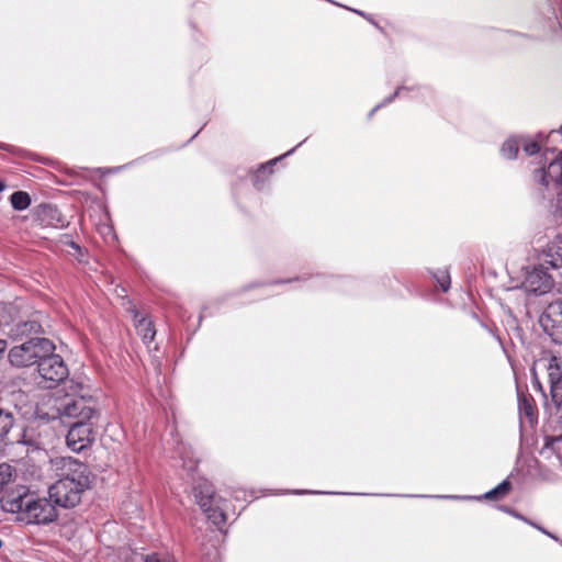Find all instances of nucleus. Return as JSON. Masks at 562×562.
<instances>
[{
    "label": "nucleus",
    "mask_w": 562,
    "mask_h": 562,
    "mask_svg": "<svg viewBox=\"0 0 562 562\" xmlns=\"http://www.w3.org/2000/svg\"><path fill=\"white\" fill-rule=\"evenodd\" d=\"M560 440H561V437H557V438H553V439H552V442H554V441H560Z\"/></svg>",
    "instance_id": "f704fd0d"
},
{
    "label": "nucleus",
    "mask_w": 562,
    "mask_h": 562,
    "mask_svg": "<svg viewBox=\"0 0 562 562\" xmlns=\"http://www.w3.org/2000/svg\"><path fill=\"white\" fill-rule=\"evenodd\" d=\"M519 409L521 413H524L528 418H532L535 414L533 406L526 400H521L519 402Z\"/></svg>",
    "instance_id": "bb28decb"
},
{
    "label": "nucleus",
    "mask_w": 562,
    "mask_h": 562,
    "mask_svg": "<svg viewBox=\"0 0 562 562\" xmlns=\"http://www.w3.org/2000/svg\"><path fill=\"white\" fill-rule=\"evenodd\" d=\"M412 89L408 88V87H405V86H402V87H398L394 93L392 95H390L389 98H386L382 103L378 104L375 108H373L369 114V116L371 117L373 115V113L380 109L381 106H384L389 103H391L396 97H404L406 93L411 92Z\"/></svg>",
    "instance_id": "5701e85b"
},
{
    "label": "nucleus",
    "mask_w": 562,
    "mask_h": 562,
    "mask_svg": "<svg viewBox=\"0 0 562 562\" xmlns=\"http://www.w3.org/2000/svg\"><path fill=\"white\" fill-rule=\"evenodd\" d=\"M55 351V345L47 338H32L9 350L8 358L12 366L18 368L30 367L41 359Z\"/></svg>",
    "instance_id": "7ed1b4c3"
},
{
    "label": "nucleus",
    "mask_w": 562,
    "mask_h": 562,
    "mask_svg": "<svg viewBox=\"0 0 562 562\" xmlns=\"http://www.w3.org/2000/svg\"><path fill=\"white\" fill-rule=\"evenodd\" d=\"M7 349V341L4 339H0V356Z\"/></svg>",
    "instance_id": "c756f323"
},
{
    "label": "nucleus",
    "mask_w": 562,
    "mask_h": 562,
    "mask_svg": "<svg viewBox=\"0 0 562 562\" xmlns=\"http://www.w3.org/2000/svg\"><path fill=\"white\" fill-rule=\"evenodd\" d=\"M5 188V184L0 180V192H2Z\"/></svg>",
    "instance_id": "7c9ffc66"
},
{
    "label": "nucleus",
    "mask_w": 562,
    "mask_h": 562,
    "mask_svg": "<svg viewBox=\"0 0 562 562\" xmlns=\"http://www.w3.org/2000/svg\"><path fill=\"white\" fill-rule=\"evenodd\" d=\"M49 498H41L32 495L21 517L26 524H49L57 517L55 506Z\"/></svg>",
    "instance_id": "6e6552de"
},
{
    "label": "nucleus",
    "mask_w": 562,
    "mask_h": 562,
    "mask_svg": "<svg viewBox=\"0 0 562 562\" xmlns=\"http://www.w3.org/2000/svg\"><path fill=\"white\" fill-rule=\"evenodd\" d=\"M194 498L206 518L217 528L226 522V501L214 493L213 485L206 481H200L194 487Z\"/></svg>",
    "instance_id": "20e7f679"
},
{
    "label": "nucleus",
    "mask_w": 562,
    "mask_h": 562,
    "mask_svg": "<svg viewBox=\"0 0 562 562\" xmlns=\"http://www.w3.org/2000/svg\"><path fill=\"white\" fill-rule=\"evenodd\" d=\"M13 424V414L9 409L0 407V438L8 435Z\"/></svg>",
    "instance_id": "412c9836"
},
{
    "label": "nucleus",
    "mask_w": 562,
    "mask_h": 562,
    "mask_svg": "<svg viewBox=\"0 0 562 562\" xmlns=\"http://www.w3.org/2000/svg\"><path fill=\"white\" fill-rule=\"evenodd\" d=\"M11 205L16 211H24L31 204V196L27 192L15 191L10 196Z\"/></svg>",
    "instance_id": "aec40b11"
},
{
    "label": "nucleus",
    "mask_w": 562,
    "mask_h": 562,
    "mask_svg": "<svg viewBox=\"0 0 562 562\" xmlns=\"http://www.w3.org/2000/svg\"><path fill=\"white\" fill-rule=\"evenodd\" d=\"M144 562H173V559L169 555H160L158 553H151L142 555Z\"/></svg>",
    "instance_id": "393cba45"
},
{
    "label": "nucleus",
    "mask_w": 562,
    "mask_h": 562,
    "mask_svg": "<svg viewBox=\"0 0 562 562\" xmlns=\"http://www.w3.org/2000/svg\"><path fill=\"white\" fill-rule=\"evenodd\" d=\"M355 12L360 14V15H362V16H364V13L362 11L355 10Z\"/></svg>",
    "instance_id": "72a5a7b5"
},
{
    "label": "nucleus",
    "mask_w": 562,
    "mask_h": 562,
    "mask_svg": "<svg viewBox=\"0 0 562 562\" xmlns=\"http://www.w3.org/2000/svg\"><path fill=\"white\" fill-rule=\"evenodd\" d=\"M93 441V428L89 420L74 423L67 434L66 442L74 452H81Z\"/></svg>",
    "instance_id": "9b49d317"
},
{
    "label": "nucleus",
    "mask_w": 562,
    "mask_h": 562,
    "mask_svg": "<svg viewBox=\"0 0 562 562\" xmlns=\"http://www.w3.org/2000/svg\"><path fill=\"white\" fill-rule=\"evenodd\" d=\"M0 497L1 508L7 513L18 514V519L21 517L26 508L27 503L32 495L25 485H16L14 490L4 491Z\"/></svg>",
    "instance_id": "9d476101"
},
{
    "label": "nucleus",
    "mask_w": 562,
    "mask_h": 562,
    "mask_svg": "<svg viewBox=\"0 0 562 562\" xmlns=\"http://www.w3.org/2000/svg\"><path fill=\"white\" fill-rule=\"evenodd\" d=\"M40 376L49 382L50 386L58 384L67 379L69 370L64 359L53 352H48L37 364Z\"/></svg>",
    "instance_id": "1a4fd4ad"
},
{
    "label": "nucleus",
    "mask_w": 562,
    "mask_h": 562,
    "mask_svg": "<svg viewBox=\"0 0 562 562\" xmlns=\"http://www.w3.org/2000/svg\"><path fill=\"white\" fill-rule=\"evenodd\" d=\"M86 488L67 479H58L48 490L49 498L60 507H74L79 504Z\"/></svg>",
    "instance_id": "0eeeda50"
},
{
    "label": "nucleus",
    "mask_w": 562,
    "mask_h": 562,
    "mask_svg": "<svg viewBox=\"0 0 562 562\" xmlns=\"http://www.w3.org/2000/svg\"><path fill=\"white\" fill-rule=\"evenodd\" d=\"M59 479H67L76 485L88 488L90 485V471L88 465L71 457H63L53 460Z\"/></svg>",
    "instance_id": "39448f33"
},
{
    "label": "nucleus",
    "mask_w": 562,
    "mask_h": 562,
    "mask_svg": "<svg viewBox=\"0 0 562 562\" xmlns=\"http://www.w3.org/2000/svg\"><path fill=\"white\" fill-rule=\"evenodd\" d=\"M18 442H21V443H24V445H29V441H26L24 439L23 440L18 439Z\"/></svg>",
    "instance_id": "2f4dec72"
},
{
    "label": "nucleus",
    "mask_w": 562,
    "mask_h": 562,
    "mask_svg": "<svg viewBox=\"0 0 562 562\" xmlns=\"http://www.w3.org/2000/svg\"><path fill=\"white\" fill-rule=\"evenodd\" d=\"M182 467L191 472L196 468V461L193 459H189L188 461L183 460Z\"/></svg>",
    "instance_id": "c85d7f7f"
},
{
    "label": "nucleus",
    "mask_w": 562,
    "mask_h": 562,
    "mask_svg": "<svg viewBox=\"0 0 562 562\" xmlns=\"http://www.w3.org/2000/svg\"><path fill=\"white\" fill-rule=\"evenodd\" d=\"M552 402L554 404V412L552 413V417L557 420L559 426H562V393L560 400L552 398Z\"/></svg>",
    "instance_id": "b1692460"
},
{
    "label": "nucleus",
    "mask_w": 562,
    "mask_h": 562,
    "mask_svg": "<svg viewBox=\"0 0 562 562\" xmlns=\"http://www.w3.org/2000/svg\"><path fill=\"white\" fill-rule=\"evenodd\" d=\"M36 414L40 418L45 419H61V418H78V420H90L95 409L93 401L86 396H68L56 397L47 395L43 402L37 406Z\"/></svg>",
    "instance_id": "f257e3e1"
},
{
    "label": "nucleus",
    "mask_w": 562,
    "mask_h": 562,
    "mask_svg": "<svg viewBox=\"0 0 562 562\" xmlns=\"http://www.w3.org/2000/svg\"><path fill=\"white\" fill-rule=\"evenodd\" d=\"M37 217L43 226L63 228L68 222L54 205H41L37 211Z\"/></svg>",
    "instance_id": "4468645a"
},
{
    "label": "nucleus",
    "mask_w": 562,
    "mask_h": 562,
    "mask_svg": "<svg viewBox=\"0 0 562 562\" xmlns=\"http://www.w3.org/2000/svg\"><path fill=\"white\" fill-rule=\"evenodd\" d=\"M549 313L553 317H560V319H557V322H559L562 325V300H559L550 304Z\"/></svg>",
    "instance_id": "a878e982"
},
{
    "label": "nucleus",
    "mask_w": 562,
    "mask_h": 562,
    "mask_svg": "<svg viewBox=\"0 0 562 562\" xmlns=\"http://www.w3.org/2000/svg\"><path fill=\"white\" fill-rule=\"evenodd\" d=\"M539 258L552 269L562 268V235H557L541 250Z\"/></svg>",
    "instance_id": "ddd939ff"
},
{
    "label": "nucleus",
    "mask_w": 562,
    "mask_h": 562,
    "mask_svg": "<svg viewBox=\"0 0 562 562\" xmlns=\"http://www.w3.org/2000/svg\"><path fill=\"white\" fill-rule=\"evenodd\" d=\"M548 369L551 383V398L560 400L562 393V371L557 357L551 358Z\"/></svg>",
    "instance_id": "2eb2a0df"
},
{
    "label": "nucleus",
    "mask_w": 562,
    "mask_h": 562,
    "mask_svg": "<svg viewBox=\"0 0 562 562\" xmlns=\"http://www.w3.org/2000/svg\"><path fill=\"white\" fill-rule=\"evenodd\" d=\"M434 279L442 290V292H447L450 289L451 280L448 270L439 269L434 273Z\"/></svg>",
    "instance_id": "4be33fe9"
},
{
    "label": "nucleus",
    "mask_w": 562,
    "mask_h": 562,
    "mask_svg": "<svg viewBox=\"0 0 562 562\" xmlns=\"http://www.w3.org/2000/svg\"><path fill=\"white\" fill-rule=\"evenodd\" d=\"M554 280L542 263L525 268V278L520 288L527 293L543 295L552 290Z\"/></svg>",
    "instance_id": "423d86ee"
},
{
    "label": "nucleus",
    "mask_w": 562,
    "mask_h": 562,
    "mask_svg": "<svg viewBox=\"0 0 562 562\" xmlns=\"http://www.w3.org/2000/svg\"><path fill=\"white\" fill-rule=\"evenodd\" d=\"M134 317L136 322L135 327L138 335L142 336L145 342L153 341L156 335L153 323L146 317L139 315L137 312L135 313Z\"/></svg>",
    "instance_id": "f3484780"
},
{
    "label": "nucleus",
    "mask_w": 562,
    "mask_h": 562,
    "mask_svg": "<svg viewBox=\"0 0 562 562\" xmlns=\"http://www.w3.org/2000/svg\"><path fill=\"white\" fill-rule=\"evenodd\" d=\"M508 513H510L512 515H514L515 517L519 518V519H522L525 520L526 522L530 524L531 526H533L535 528H537L538 530H540L541 532L546 533L547 536H549L550 538L554 539V540H558V538L555 536H553L552 533H550L549 531H547L546 529H543L542 527H539L537 526L536 524H532L530 521H528L527 519L522 518L520 515L516 514V513H513L510 510H507Z\"/></svg>",
    "instance_id": "cd10ccee"
},
{
    "label": "nucleus",
    "mask_w": 562,
    "mask_h": 562,
    "mask_svg": "<svg viewBox=\"0 0 562 562\" xmlns=\"http://www.w3.org/2000/svg\"><path fill=\"white\" fill-rule=\"evenodd\" d=\"M510 490V483L508 480H504L502 483H499L496 487L492 488L491 491L486 492L482 496L474 497L475 499H499L507 495V493ZM441 498H462L461 496H440Z\"/></svg>",
    "instance_id": "a211bd4d"
},
{
    "label": "nucleus",
    "mask_w": 562,
    "mask_h": 562,
    "mask_svg": "<svg viewBox=\"0 0 562 562\" xmlns=\"http://www.w3.org/2000/svg\"><path fill=\"white\" fill-rule=\"evenodd\" d=\"M2 546H3V542H2V540L0 539V549L2 548Z\"/></svg>",
    "instance_id": "c9c22d12"
},
{
    "label": "nucleus",
    "mask_w": 562,
    "mask_h": 562,
    "mask_svg": "<svg viewBox=\"0 0 562 562\" xmlns=\"http://www.w3.org/2000/svg\"><path fill=\"white\" fill-rule=\"evenodd\" d=\"M16 479V470L13 465L8 463L0 464V493L7 491V486L13 483Z\"/></svg>",
    "instance_id": "6ab92c4d"
},
{
    "label": "nucleus",
    "mask_w": 562,
    "mask_h": 562,
    "mask_svg": "<svg viewBox=\"0 0 562 562\" xmlns=\"http://www.w3.org/2000/svg\"><path fill=\"white\" fill-rule=\"evenodd\" d=\"M292 153V150L288 151V153H284L282 154V157L285 158L288 155H290Z\"/></svg>",
    "instance_id": "473e14b6"
},
{
    "label": "nucleus",
    "mask_w": 562,
    "mask_h": 562,
    "mask_svg": "<svg viewBox=\"0 0 562 562\" xmlns=\"http://www.w3.org/2000/svg\"><path fill=\"white\" fill-rule=\"evenodd\" d=\"M281 160V157H276L265 164H262L252 176L254 186L261 190L265 188L269 177L273 173V166Z\"/></svg>",
    "instance_id": "dca6fc26"
},
{
    "label": "nucleus",
    "mask_w": 562,
    "mask_h": 562,
    "mask_svg": "<svg viewBox=\"0 0 562 562\" xmlns=\"http://www.w3.org/2000/svg\"><path fill=\"white\" fill-rule=\"evenodd\" d=\"M520 147H522L524 151L528 156L539 151V144L537 142L525 136H513L504 142L501 148L502 156L507 159H514L517 157Z\"/></svg>",
    "instance_id": "f8f14e48"
},
{
    "label": "nucleus",
    "mask_w": 562,
    "mask_h": 562,
    "mask_svg": "<svg viewBox=\"0 0 562 562\" xmlns=\"http://www.w3.org/2000/svg\"><path fill=\"white\" fill-rule=\"evenodd\" d=\"M532 181L535 189L543 198L558 195L554 214L562 218V155L547 167L535 170Z\"/></svg>",
    "instance_id": "f03ea898"
}]
</instances>
